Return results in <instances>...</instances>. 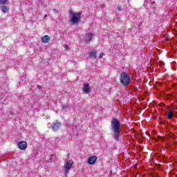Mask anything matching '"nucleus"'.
<instances>
[{"label": "nucleus", "mask_w": 177, "mask_h": 177, "mask_svg": "<svg viewBox=\"0 0 177 177\" xmlns=\"http://www.w3.org/2000/svg\"><path fill=\"white\" fill-rule=\"evenodd\" d=\"M111 125L112 128V131H113L114 134V139L115 140H118L120 139V132L122 131V127H121V124L120 121L115 118H113L111 122Z\"/></svg>", "instance_id": "f257e3e1"}, {"label": "nucleus", "mask_w": 177, "mask_h": 177, "mask_svg": "<svg viewBox=\"0 0 177 177\" xmlns=\"http://www.w3.org/2000/svg\"><path fill=\"white\" fill-rule=\"evenodd\" d=\"M69 17L72 24H78L81 21V12H74L71 11Z\"/></svg>", "instance_id": "f03ea898"}, {"label": "nucleus", "mask_w": 177, "mask_h": 177, "mask_svg": "<svg viewBox=\"0 0 177 177\" xmlns=\"http://www.w3.org/2000/svg\"><path fill=\"white\" fill-rule=\"evenodd\" d=\"M120 81L122 85L127 86L131 83V77L128 73L123 72L120 75Z\"/></svg>", "instance_id": "7ed1b4c3"}, {"label": "nucleus", "mask_w": 177, "mask_h": 177, "mask_svg": "<svg viewBox=\"0 0 177 177\" xmlns=\"http://www.w3.org/2000/svg\"><path fill=\"white\" fill-rule=\"evenodd\" d=\"M73 164H74V162L72 160H66L64 165L66 174H68V172H70V170L73 168Z\"/></svg>", "instance_id": "20e7f679"}, {"label": "nucleus", "mask_w": 177, "mask_h": 177, "mask_svg": "<svg viewBox=\"0 0 177 177\" xmlns=\"http://www.w3.org/2000/svg\"><path fill=\"white\" fill-rule=\"evenodd\" d=\"M97 160V157L96 156H90L88 159V164H89V165H93Z\"/></svg>", "instance_id": "39448f33"}, {"label": "nucleus", "mask_w": 177, "mask_h": 177, "mask_svg": "<svg viewBox=\"0 0 177 177\" xmlns=\"http://www.w3.org/2000/svg\"><path fill=\"white\" fill-rule=\"evenodd\" d=\"M18 147L20 150H26L27 149V142L21 141L18 143Z\"/></svg>", "instance_id": "423d86ee"}, {"label": "nucleus", "mask_w": 177, "mask_h": 177, "mask_svg": "<svg viewBox=\"0 0 177 177\" xmlns=\"http://www.w3.org/2000/svg\"><path fill=\"white\" fill-rule=\"evenodd\" d=\"M82 91L84 93H90L91 92V87L89 86L88 83H85L83 84Z\"/></svg>", "instance_id": "0eeeda50"}, {"label": "nucleus", "mask_w": 177, "mask_h": 177, "mask_svg": "<svg viewBox=\"0 0 177 177\" xmlns=\"http://www.w3.org/2000/svg\"><path fill=\"white\" fill-rule=\"evenodd\" d=\"M61 125H62V123L59 122H55L51 124V128L53 131H57L60 128Z\"/></svg>", "instance_id": "6e6552de"}, {"label": "nucleus", "mask_w": 177, "mask_h": 177, "mask_svg": "<svg viewBox=\"0 0 177 177\" xmlns=\"http://www.w3.org/2000/svg\"><path fill=\"white\" fill-rule=\"evenodd\" d=\"M93 37H95V35L92 33H88L84 36V41H86V42L88 44V42H90Z\"/></svg>", "instance_id": "1a4fd4ad"}, {"label": "nucleus", "mask_w": 177, "mask_h": 177, "mask_svg": "<svg viewBox=\"0 0 177 177\" xmlns=\"http://www.w3.org/2000/svg\"><path fill=\"white\" fill-rule=\"evenodd\" d=\"M50 41V37L48 35H44L41 37V42L46 44Z\"/></svg>", "instance_id": "9d476101"}, {"label": "nucleus", "mask_w": 177, "mask_h": 177, "mask_svg": "<svg viewBox=\"0 0 177 177\" xmlns=\"http://www.w3.org/2000/svg\"><path fill=\"white\" fill-rule=\"evenodd\" d=\"M97 53L95 50H93L90 53H88V56L90 59H95L96 57Z\"/></svg>", "instance_id": "9b49d317"}, {"label": "nucleus", "mask_w": 177, "mask_h": 177, "mask_svg": "<svg viewBox=\"0 0 177 177\" xmlns=\"http://www.w3.org/2000/svg\"><path fill=\"white\" fill-rule=\"evenodd\" d=\"M167 116L168 120H172V118H174V112L171 111H169Z\"/></svg>", "instance_id": "f8f14e48"}, {"label": "nucleus", "mask_w": 177, "mask_h": 177, "mask_svg": "<svg viewBox=\"0 0 177 177\" xmlns=\"http://www.w3.org/2000/svg\"><path fill=\"white\" fill-rule=\"evenodd\" d=\"M8 10H9V6H4L1 7V11L3 12V13H6Z\"/></svg>", "instance_id": "ddd939ff"}, {"label": "nucleus", "mask_w": 177, "mask_h": 177, "mask_svg": "<svg viewBox=\"0 0 177 177\" xmlns=\"http://www.w3.org/2000/svg\"><path fill=\"white\" fill-rule=\"evenodd\" d=\"M8 0H0V5H5Z\"/></svg>", "instance_id": "4468645a"}, {"label": "nucleus", "mask_w": 177, "mask_h": 177, "mask_svg": "<svg viewBox=\"0 0 177 177\" xmlns=\"http://www.w3.org/2000/svg\"><path fill=\"white\" fill-rule=\"evenodd\" d=\"M103 56H104V53H100L99 59H102V57H103Z\"/></svg>", "instance_id": "2eb2a0df"}, {"label": "nucleus", "mask_w": 177, "mask_h": 177, "mask_svg": "<svg viewBox=\"0 0 177 177\" xmlns=\"http://www.w3.org/2000/svg\"><path fill=\"white\" fill-rule=\"evenodd\" d=\"M53 11L54 12V13H59V10L55 8L53 9Z\"/></svg>", "instance_id": "dca6fc26"}, {"label": "nucleus", "mask_w": 177, "mask_h": 177, "mask_svg": "<svg viewBox=\"0 0 177 177\" xmlns=\"http://www.w3.org/2000/svg\"><path fill=\"white\" fill-rule=\"evenodd\" d=\"M118 10H122V7H121V6H119L118 8Z\"/></svg>", "instance_id": "f3484780"}, {"label": "nucleus", "mask_w": 177, "mask_h": 177, "mask_svg": "<svg viewBox=\"0 0 177 177\" xmlns=\"http://www.w3.org/2000/svg\"><path fill=\"white\" fill-rule=\"evenodd\" d=\"M64 48H65V49H68V46L65 45V46H64Z\"/></svg>", "instance_id": "a211bd4d"}, {"label": "nucleus", "mask_w": 177, "mask_h": 177, "mask_svg": "<svg viewBox=\"0 0 177 177\" xmlns=\"http://www.w3.org/2000/svg\"><path fill=\"white\" fill-rule=\"evenodd\" d=\"M48 17V15H44V19H46Z\"/></svg>", "instance_id": "6ab92c4d"}, {"label": "nucleus", "mask_w": 177, "mask_h": 177, "mask_svg": "<svg viewBox=\"0 0 177 177\" xmlns=\"http://www.w3.org/2000/svg\"><path fill=\"white\" fill-rule=\"evenodd\" d=\"M62 108H63V109H64H64H67V106H66V107H65V106H63Z\"/></svg>", "instance_id": "aec40b11"}, {"label": "nucleus", "mask_w": 177, "mask_h": 177, "mask_svg": "<svg viewBox=\"0 0 177 177\" xmlns=\"http://www.w3.org/2000/svg\"><path fill=\"white\" fill-rule=\"evenodd\" d=\"M161 104H162H162H160V106H161Z\"/></svg>", "instance_id": "412c9836"}]
</instances>
